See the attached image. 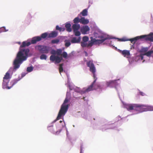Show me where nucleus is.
Here are the masks:
<instances>
[{"mask_svg": "<svg viewBox=\"0 0 153 153\" xmlns=\"http://www.w3.org/2000/svg\"><path fill=\"white\" fill-rule=\"evenodd\" d=\"M29 42L24 41L20 46L19 51L17 54L16 57L14 60L13 65V69L16 70L19 68L20 65L24 61L26 60L28 56V53L30 51L28 48H21L26 46H28L31 44Z\"/></svg>", "mask_w": 153, "mask_h": 153, "instance_id": "obj_1", "label": "nucleus"}, {"mask_svg": "<svg viewBox=\"0 0 153 153\" xmlns=\"http://www.w3.org/2000/svg\"><path fill=\"white\" fill-rule=\"evenodd\" d=\"M86 64L87 66L90 68V71L93 73V76L94 79V81L91 85L85 90V92H88L91 91L92 90V87L94 83H95L97 79V78L96 76V74H95L96 69L93 63V61L91 60L87 62Z\"/></svg>", "mask_w": 153, "mask_h": 153, "instance_id": "obj_2", "label": "nucleus"}, {"mask_svg": "<svg viewBox=\"0 0 153 153\" xmlns=\"http://www.w3.org/2000/svg\"><path fill=\"white\" fill-rule=\"evenodd\" d=\"M68 100L66 98L65 99L63 104L62 105L61 108L59 111L56 120L60 119L62 116H64L67 111L69 105L66 104L68 102Z\"/></svg>", "mask_w": 153, "mask_h": 153, "instance_id": "obj_3", "label": "nucleus"}, {"mask_svg": "<svg viewBox=\"0 0 153 153\" xmlns=\"http://www.w3.org/2000/svg\"><path fill=\"white\" fill-rule=\"evenodd\" d=\"M96 38H98L100 39H94L92 37H91V42L89 43L88 45L89 46H92L93 45H99L100 44L102 43L105 40L107 39H109L108 37H104L103 35H100L96 37Z\"/></svg>", "mask_w": 153, "mask_h": 153, "instance_id": "obj_4", "label": "nucleus"}, {"mask_svg": "<svg viewBox=\"0 0 153 153\" xmlns=\"http://www.w3.org/2000/svg\"><path fill=\"white\" fill-rule=\"evenodd\" d=\"M152 106L146 105L136 104L135 111L139 112L148 111H152Z\"/></svg>", "mask_w": 153, "mask_h": 153, "instance_id": "obj_5", "label": "nucleus"}, {"mask_svg": "<svg viewBox=\"0 0 153 153\" xmlns=\"http://www.w3.org/2000/svg\"><path fill=\"white\" fill-rule=\"evenodd\" d=\"M11 78L10 73L7 72L5 75L3 79V82L2 83L3 88H6L7 89H10L11 87L8 86V84Z\"/></svg>", "mask_w": 153, "mask_h": 153, "instance_id": "obj_6", "label": "nucleus"}, {"mask_svg": "<svg viewBox=\"0 0 153 153\" xmlns=\"http://www.w3.org/2000/svg\"><path fill=\"white\" fill-rule=\"evenodd\" d=\"M35 48L42 53H48L50 51V48L48 46L38 45L36 46Z\"/></svg>", "mask_w": 153, "mask_h": 153, "instance_id": "obj_7", "label": "nucleus"}, {"mask_svg": "<svg viewBox=\"0 0 153 153\" xmlns=\"http://www.w3.org/2000/svg\"><path fill=\"white\" fill-rule=\"evenodd\" d=\"M51 61L52 62L55 61L56 63H60L62 60V58L59 57L58 56H56L55 55H51L50 58Z\"/></svg>", "mask_w": 153, "mask_h": 153, "instance_id": "obj_8", "label": "nucleus"}, {"mask_svg": "<svg viewBox=\"0 0 153 153\" xmlns=\"http://www.w3.org/2000/svg\"><path fill=\"white\" fill-rule=\"evenodd\" d=\"M116 81V80L110 81L106 82V85L108 87H116L118 85Z\"/></svg>", "mask_w": 153, "mask_h": 153, "instance_id": "obj_9", "label": "nucleus"}, {"mask_svg": "<svg viewBox=\"0 0 153 153\" xmlns=\"http://www.w3.org/2000/svg\"><path fill=\"white\" fill-rule=\"evenodd\" d=\"M90 28L88 26H85L82 27L80 30L82 33L84 34H87Z\"/></svg>", "mask_w": 153, "mask_h": 153, "instance_id": "obj_10", "label": "nucleus"}, {"mask_svg": "<svg viewBox=\"0 0 153 153\" xmlns=\"http://www.w3.org/2000/svg\"><path fill=\"white\" fill-rule=\"evenodd\" d=\"M136 104H127L126 107L128 111L134 110L135 111Z\"/></svg>", "mask_w": 153, "mask_h": 153, "instance_id": "obj_11", "label": "nucleus"}, {"mask_svg": "<svg viewBox=\"0 0 153 153\" xmlns=\"http://www.w3.org/2000/svg\"><path fill=\"white\" fill-rule=\"evenodd\" d=\"M144 36H137L132 39H128V41H131V42L132 43H134L137 40L139 39H142V38H143Z\"/></svg>", "mask_w": 153, "mask_h": 153, "instance_id": "obj_12", "label": "nucleus"}, {"mask_svg": "<svg viewBox=\"0 0 153 153\" xmlns=\"http://www.w3.org/2000/svg\"><path fill=\"white\" fill-rule=\"evenodd\" d=\"M41 40V38L40 36H36L32 38L31 41V43L32 44L36 43L37 42Z\"/></svg>", "mask_w": 153, "mask_h": 153, "instance_id": "obj_13", "label": "nucleus"}, {"mask_svg": "<svg viewBox=\"0 0 153 153\" xmlns=\"http://www.w3.org/2000/svg\"><path fill=\"white\" fill-rule=\"evenodd\" d=\"M151 33L149 35H142L141 36H144V37L143 38H144L145 40L146 41H149L150 42H153V37L152 36Z\"/></svg>", "mask_w": 153, "mask_h": 153, "instance_id": "obj_14", "label": "nucleus"}, {"mask_svg": "<svg viewBox=\"0 0 153 153\" xmlns=\"http://www.w3.org/2000/svg\"><path fill=\"white\" fill-rule=\"evenodd\" d=\"M62 50L61 49H58L56 51H53L51 53L53 54H56L58 56L62 55Z\"/></svg>", "mask_w": 153, "mask_h": 153, "instance_id": "obj_15", "label": "nucleus"}, {"mask_svg": "<svg viewBox=\"0 0 153 153\" xmlns=\"http://www.w3.org/2000/svg\"><path fill=\"white\" fill-rule=\"evenodd\" d=\"M79 22L84 25H85L88 24L89 22L88 20L86 19L84 17H82L79 19Z\"/></svg>", "mask_w": 153, "mask_h": 153, "instance_id": "obj_16", "label": "nucleus"}, {"mask_svg": "<svg viewBox=\"0 0 153 153\" xmlns=\"http://www.w3.org/2000/svg\"><path fill=\"white\" fill-rule=\"evenodd\" d=\"M48 129L51 132L53 133H57V131L55 129V128H53V126H51L48 127Z\"/></svg>", "mask_w": 153, "mask_h": 153, "instance_id": "obj_17", "label": "nucleus"}, {"mask_svg": "<svg viewBox=\"0 0 153 153\" xmlns=\"http://www.w3.org/2000/svg\"><path fill=\"white\" fill-rule=\"evenodd\" d=\"M121 53L125 57L126 56L127 57L130 55L129 51L127 50H124L121 51Z\"/></svg>", "mask_w": 153, "mask_h": 153, "instance_id": "obj_18", "label": "nucleus"}, {"mask_svg": "<svg viewBox=\"0 0 153 153\" xmlns=\"http://www.w3.org/2000/svg\"><path fill=\"white\" fill-rule=\"evenodd\" d=\"M73 31L75 32L76 30H78L80 28V26L79 24H74L72 26Z\"/></svg>", "mask_w": 153, "mask_h": 153, "instance_id": "obj_19", "label": "nucleus"}, {"mask_svg": "<svg viewBox=\"0 0 153 153\" xmlns=\"http://www.w3.org/2000/svg\"><path fill=\"white\" fill-rule=\"evenodd\" d=\"M58 35V32L54 31L52 32L49 35V37L51 38H55Z\"/></svg>", "mask_w": 153, "mask_h": 153, "instance_id": "obj_20", "label": "nucleus"}, {"mask_svg": "<svg viewBox=\"0 0 153 153\" xmlns=\"http://www.w3.org/2000/svg\"><path fill=\"white\" fill-rule=\"evenodd\" d=\"M80 37H78V39L75 37H73L71 41V42L72 43H79L80 42Z\"/></svg>", "mask_w": 153, "mask_h": 153, "instance_id": "obj_21", "label": "nucleus"}, {"mask_svg": "<svg viewBox=\"0 0 153 153\" xmlns=\"http://www.w3.org/2000/svg\"><path fill=\"white\" fill-rule=\"evenodd\" d=\"M65 27L66 28V30L68 32H71L72 31L71 27V25L69 23H67L65 25Z\"/></svg>", "mask_w": 153, "mask_h": 153, "instance_id": "obj_22", "label": "nucleus"}, {"mask_svg": "<svg viewBox=\"0 0 153 153\" xmlns=\"http://www.w3.org/2000/svg\"><path fill=\"white\" fill-rule=\"evenodd\" d=\"M100 88V84L98 83H95L93 87L92 90L91 91L96 90Z\"/></svg>", "mask_w": 153, "mask_h": 153, "instance_id": "obj_23", "label": "nucleus"}, {"mask_svg": "<svg viewBox=\"0 0 153 153\" xmlns=\"http://www.w3.org/2000/svg\"><path fill=\"white\" fill-rule=\"evenodd\" d=\"M56 30H59L60 32L64 31L65 30V28L60 27L58 25L56 26Z\"/></svg>", "mask_w": 153, "mask_h": 153, "instance_id": "obj_24", "label": "nucleus"}, {"mask_svg": "<svg viewBox=\"0 0 153 153\" xmlns=\"http://www.w3.org/2000/svg\"><path fill=\"white\" fill-rule=\"evenodd\" d=\"M87 9H85L80 14H81L83 16H85L87 15Z\"/></svg>", "mask_w": 153, "mask_h": 153, "instance_id": "obj_25", "label": "nucleus"}, {"mask_svg": "<svg viewBox=\"0 0 153 153\" xmlns=\"http://www.w3.org/2000/svg\"><path fill=\"white\" fill-rule=\"evenodd\" d=\"M153 53V50L149 51L144 54V55L148 56H150L151 54Z\"/></svg>", "mask_w": 153, "mask_h": 153, "instance_id": "obj_26", "label": "nucleus"}, {"mask_svg": "<svg viewBox=\"0 0 153 153\" xmlns=\"http://www.w3.org/2000/svg\"><path fill=\"white\" fill-rule=\"evenodd\" d=\"M20 80V79H14V80L12 81L11 82H10V83H11V84H12V85L10 86L11 87V88L12 87V86L14 85L15 84H16L17 82H18L19 80Z\"/></svg>", "mask_w": 153, "mask_h": 153, "instance_id": "obj_27", "label": "nucleus"}, {"mask_svg": "<svg viewBox=\"0 0 153 153\" xmlns=\"http://www.w3.org/2000/svg\"><path fill=\"white\" fill-rule=\"evenodd\" d=\"M63 64H61L59 65V73L61 74V72H62L63 71Z\"/></svg>", "mask_w": 153, "mask_h": 153, "instance_id": "obj_28", "label": "nucleus"}, {"mask_svg": "<svg viewBox=\"0 0 153 153\" xmlns=\"http://www.w3.org/2000/svg\"><path fill=\"white\" fill-rule=\"evenodd\" d=\"M59 42V39H55L51 41V43L52 44H58Z\"/></svg>", "mask_w": 153, "mask_h": 153, "instance_id": "obj_29", "label": "nucleus"}, {"mask_svg": "<svg viewBox=\"0 0 153 153\" xmlns=\"http://www.w3.org/2000/svg\"><path fill=\"white\" fill-rule=\"evenodd\" d=\"M48 36V34L47 33H43L41 34V36H40L42 38L45 39V38Z\"/></svg>", "mask_w": 153, "mask_h": 153, "instance_id": "obj_30", "label": "nucleus"}, {"mask_svg": "<svg viewBox=\"0 0 153 153\" xmlns=\"http://www.w3.org/2000/svg\"><path fill=\"white\" fill-rule=\"evenodd\" d=\"M47 56L44 54H42L40 56V59H42L46 60L47 59Z\"/></svg>", "mask_w": 153, "mask_h": 153, "instance_id": "obj_31", "label": "nucleus"}, {"mask_svg": "<svg viewBox=\"0 0 153 153\" xmlns=\"http://www.w3.org/2000/svg\"><path fill=\"white\" fill-rule=\"evenodd\" d=\"M79 19L78 17L75 18L73 20L74 22L76 23H78L79 22Z\"/></svg>", "mask_w": 153, "mask_h": 153, "instance_id": "obj_32", "label": "nucleus"}, {"mask_svg": "<svg viewBox=\"0 0 153 153\" xmlns=\"http://www.w3.org/2000/svg\"><path fill=\"white\" fill-rule=\"evenodd\" d=\"M117 39H118L119 41L121 42L128 41V39H127L125 37L121 39L118 38Z\"/></svg>", "mask_w": 153, "mask_h": 153, "instance_id": "obj_33", "label": "nucleus"}, {"mask_svg": "<svg viewBox=\"0 0 153 153\" xmlns=\"http://www.w3.org/2000/svg\"><path fill=\"white\" fill-rule=\"evenodd\" d=\"M33 70V67L32 66L28 67L27 68V71L28 72H31Z\"/></svg>", "mask_w": 153, "mask_h": 153, "instance_id": "obj_34", "label": "nucleus"}, {"mask_svg": "<svg viewBox=\"0 0 153 153\" xmlns=\"http://www.w3.org/2000/svg\"><path fill=\"white\" fill-rule=\"evenodd\" d=\"M88 38L87 36H84L82 38V41L83 42H86L88 41Z\"/></svg>", "mask_w": 153, "mask_h": 153, "instance_id": "obj_35", "label": "nucleus"}, {"mask_svg": "<svg viewBox=\"0 0 153 153\" xmlns=\"http://www.w3.org/2000/svg\"><path fill=\"white\" fill-rule=\"evenodd\" d=\"M61 55L63 58H66L68 54L66 52L64 51L63 52Z\"/></svg>", "mask_w": 153, "mask_h": 153, "instance_id": "obj_36", "label": "nucleus"}, {"mask_svg": "<svg viewBox=\"0 0 153 153\" xmlns=\"http://www.w3.org/2000/svg\"><path fill=\"white\" fill-rule=\"evenodd\" d=\"M74 32V33L75 36H79L81 34L80 32L78 30H76L75 32Z\"/></svg>", "mask_w": 153, "mask_h": 153, "instance_id": "obj_37", "label": "nucleus"}, {"mask_svg": "<svg viewBox=\"0 0 153 153\" xmlns=\"http://www.w3.org/2000/svg\"><path fill=\"white\" fill-rule=\"evenodd\" d=\"M65 42H66L65 44L66 47H68L71 45V44L70 42L69 41L65 40Z\"/></svg>", "mask_w": 153, "mask_h": 153, "instance_id": "obj_38", "label": "nucleus"}, {"mask_svg": "<svg viewBox=\"0 0 153 153\" xmlns=\"http://www.w3.org/2000/svg\"><path fill=\"white\" fill-rule=\"evenodd\" d=\"M81 45L82 47H85L87 46V44L86 43V42H81Z\"/></svg>", "mask_w": 153, "mask_h": 153, "instance_id": "obj_39", "label": "nucleus"}, {"mask_svg": "<svg viewBox=\"0 0 153 153\" xmlns=\"http://www.w3.org/2000/svg\"><path fill=\"white\" fill-rule=\"evenodd\" d=\"M147 50H148V49L147 48H143L141 49V51L142 52H146V51H147Z\"/></svg>", "mask_w": 153, "mask_h": 153, "instance_id": "obj_40", "label": "nucleus"}, {"mask_svg": "<svg viewBox=\"0 0 153 153\" xmlns=\"http://www.w3.org/2000/svg\"><path fill=\"white\" fill-rule=\"evenodd\" d=\"M1 28H3V29H1V30H4L3 32H6L8 31V30H6L5 29V27H1Z\"/></svg>", "mask_w": 153, "mask_h": 153, "instance_id": "obj_41", "label": "nucleus"}, {"mask_svg": "<svg viewBox=\"0 0 153 153\" xmlns=\"http://www.w3.org/2000/svg\"><path fill=\"white\" fill-rule=\"evenodd\" d=\"M144 55H144V54H140V57L141 58V60H143V56Z\"/></svg>", "mask_w": 153, "mask_h": 153, "instance_id": "obj_42", "label": "nucleus"}, {"mask_svg": "<svg viewBox=\"0 0 153 153\" xmlns=\"http://www.w3.org/2000/svg\"><path fill=\"white\" fill-rule=\"evenodd\" d=\"M139 93H140V94L142 96H144L145 95V93H143L142 92H139Z\"/></svg>", "mask_w": 153, "mask_h": 153, "instance_id": "obj_43", "label": "nucleus"}, {"mask_svg": "<svg viewBox=\"0 0 153 153\" xmlns=\"http://www.w3.org/2000/svg\"><path fill=\"white\" fill-rule=\"evenodd\" d=\"M1 29H3V28H0V33L3 32L4 30H1Z\"/></svg>", "mask_w": 153, "mask_h": 153, "instance_id": "obj_44", "label": "nucleus"}, {"mask_svg": "<svg viewBox=\"0 0 153 153\" xmlns=\"http://www.w3.org/2000/svg\"><path fill=\"white\" fill-rule=\"evenodd\" d=\"M85 56H88V53H87V52L86 51H85Z\"/></svg>", "mask_w": 153, "mask_h": 153, "instance_id": "obj_45", "label": "nucleus"}, {"mask_svg": "<svg viewBox=\"0 0 153 153\" xmlns=\"http://www.w3.org/2000/svg\"><path fill=\"white\" fill-rule=\"evenodd\" d=\"M62 120H60V121H59V122H60V123H62Z\"/></svg>", "mask_w": 153, "mask_h": 153, "instance_id": "obj_46", "label": "nucleus"}, {"mask_svg": "<svg viewBox=\"0 0 153 153\" xmlns=\"http://www.w3.org/2000/svg\"><path fill=\"white\" fill-rule=\"evenodd\" d=\"M25 75H23V74H22V77H23L24 76H25Z\"/></svg>", "mask_w": 153, "mask_h": 153, "instance_id": "obj_47", "label": "nucleus"}, {"mask_svg": "<svg viewBox=\"0 0 153 153\" xmlns=\"http://www.w3.org/2000/svg\"><path fill=\"white\" fill-rule=\"evenodd\" d=\"M152 111H153V107H152Z\"/></svg>", "mask_w": 153, "mask_h": 153, "instance_id": "obj_48", "label": "nucleus"}, {"mask_svg": "<svg viewBox=\"0 0 153 153\" xmlns=\"http://www.w3.org/2000/svg\"><path fill=\"white\" fill-rule=\"evenodd\" d=\"M151 34V35H153V33H152Z\"/></svg>", "mask_w": 153, "mask_h": 153, "instance_id": "obj_49", "label": "nucleus"}, {"mask_svg": "<svg viewBox=\"0 0 153 153\" xmlns=\"http://www.w3.org/2000/svg\"><path fill=\"white\" fill-rule=\"evenodd\" d=\"M118 118H120V116H118Z\"/></svg>", "mask_w": 153, "mask_h": 153, "instance_id": "obj_50", "label": "nucleus"}, {"mask_svg": "<svg viewBox=\"0 0 153 153\" xmlns=\"http://www.w3.org/2000/svg\"><path fill=\"white\" fill-rule=\"evenodd\" d=\"M80 153H81V151Z\"/></svg>", "mask_w": 153, "mask_h": 153, "instance_id": "obj_51", "label": "nucleus"}]
</instances>
